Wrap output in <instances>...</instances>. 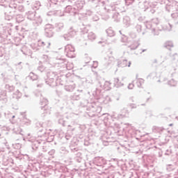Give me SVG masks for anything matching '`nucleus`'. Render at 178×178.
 Returning a JSON list of instances; mask_svg holds the SVG:
<instances>
[{"label": "nucleus", "mask_w": 178, "mask_h": 178, "mask_svg": "<svg viewBox=\"0 0 178 178\" xmlns=\"http://www.w3.org/2000/svg\"><path fill=\"white\" fill-rule=\"evenodd\" d=\"M65 51H66L67 55V56H69V58H73V55H70V52H74V47H73V46H72L70 44H67L65 47Z\"/></svg>", "instance_id": "f257e3e1"}, {"label": "nucleus", "mask_w": 178, "mask_h": 178, "mask_svg": "<svg viewBox=\"0 0 178 178\" xmlns=\"http://www.w3.org/2000/svg\"><path fill=\"white\" fill-rule=\"evenodd\" d=\"M143 83H144V79H138L136 80V84L138 87H141Z\"/></svg>", "instance_id": "f03ea898"}, {"label": "nucleus", "mask_w": 178, "mask_h": 178, "mask_svg": "<svg viewBox=\"0 0 178 178\" xmlns=\"http://www.w3.org/2000/svg\"><path fill=\"white\" fill-rule=\"evenodd\" d=\"M123 63L125 66H128V67H130V65H131V63H130V61H127V60H124Z\"/></svg>", "instance_id": "7ed1b4c3"}]
</instances>
